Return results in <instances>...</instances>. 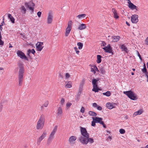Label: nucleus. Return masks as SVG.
I'll return each instance as SVG.
<instances>
[{
    "label": "nucleus",
    "instance_id": "cd10ccee",
    "mask_svg": "<svg viewBox=\"0 0 148 148\" xmlns=\"http://www.w3.org/2000/svg\"><path fill=\"white\" fill-rule=\"evenodd\" d=\"M8 17L9 18H10V20L12 23H14V18L12 16L11 14H9L8 15Z\"/></svg>",
    "mask_w": 148,
    "mask_h": 148
},
{
    "label": "nucleus",
    "instance_id": "c03bdc74",
    "mask_svg": "<svg viewBox=\"0 0 148 148\" xmlns=\"http://www.w3.org/2000/svg\"><path fill=\"white\" fill-rule=\"evenodd\" d=\"M49 104V102L47 101L45 102L44 104V106L45 107H47Z\"/></svg>",
    "mask_w": 148,
    "mask_h": 148
},
{
    "label": "nucleus",
    "instance_id": "6e6d98bb",
    "mask_svg": "<svg viewBox=\"0 0 148 148\" xmlns=\"http://www.w3.org/2000/svg\"><path fill=\"white\" fill-rule=\"evenodd\" d=\"M106 43L104 41L102 42V43L101 45V46H105L106 45Z\"/></svg>",
    "mask_w": 148,
    "mask_h": 148
},
{
    "label": "nucleus",
    "instance_id": "f704fd0d",
    "mask_svg": "<svg viewBox=\"0 0 148 148\" xmlns=\"http://www.w3.org/2000/svg\"><path fill=\"white\" fill-rule=\"evenodd\" d=\"M99 70L101 73L102 74L104 73H105V71L103 67H101L100 68Z\"/></svg>",
    "mask_w": 148,
    "mask_h": 148
},
{
    "label": "nucleus",
    "instance_id": "6e6552de",
    "mask_svg": "<svg viewBox=\"0 0 148 148\" xmlns=\"http://www.w3.org/2000/svg\"><path fill=\"white\" fill-rule=\"evenodd\" d=\"M92 119L93 120L95 121V122L96 123H99L100 124L102 125L103 127L105 128L106 127V125L104 124L103 122L102 121V118L98 117H95V118L93 117Z\"/></svg>",
    "mask_w": 148,
    "mask_h": 148
},
{
    "label": "nucleus",
    "instance_id": "79ce46f5",
    "mask_svg": "<svg viewBox=\"0 0 148 148\" xmlns=\"http://www.w3.org/2000/svg\"><path fill=\"white\" fill-rule=\"evenodd\" d=\"M64 99L63 98H62L61 99V100L60 101L61 104L62 105L64 103Z\"/></svg>",
    "mask_w": 148,
    "mask_h": 148
},
{
    "label": "nucleus",
    "instance_id": "0eeeda50",
    "mask_svg": "<svg viewBox=\"0 0 148 148\" xmlns=\"http://www.w3.org/2000/svg\"><path fill=\"white\" fill-rule=\"evenodd\" d=\"M85 138L83 139L81 138V143L83 144H87L89 142L90 143H93V140L92 138Z\"/></svg>",
    "mask_w": 148,
    "mask_h": 148
},
{
    "label": "nucleus",
    "instance_id": "de8ad7c7",
    "mask_svg": "<svg viewBox=\"0 0 148 148\" xmlns=\"http://www.w3.org/2000/svg\"><path fill=\"white\" fill-rule=\"evenodd\" d=\"M85 109L83 107H82L80 110V112L82 113H84V112Z\"/></svg>",
    "mask_w": 148,
    "mask_h": 148
},
{
    "label": "nucleus",
    "instance_id": "4be33fe9",
    "mask_svg": "<svg viewBox=\"0 0 148 148\" xmlns=\"http://www.w3.org/2000/svg\"><path fill=\"white\" fill-rule=\"evenodd\" d=\"M21 12L23 14H25L26 13V9L23 5L21 6L20 8Z\"/></svg>",
    "mask_w": 148,
    "mask_h": 148
},
{
    "label": "nucleus",
    "instance_id": "5701e85b",
    "mask_svg": "<svg viewBox=\"0 0 148 148\" xmlns=\"http://www.w3.org/2000/svg\"><path fill=\"white\" fill-rule=\"evenodd\" d=\"M98 80V79L97 80L95 79H92V83L93 87H96L97 86V82Z\"/></svg>",
    "mask_w": 148,
    "mask_h": 148
},
{
    "label": "nucleus",
    "instance_id": "c756f323",
    "mask_svg": "<svg viewBox=\"0 0 148 148\" xmlns=\"http://www.w3.org/2000/svg\"><path fill=\"white\" fill-rule=\"evenodd\" d=\"M76 139V137L75 136H71L69 139V141L70 142V143H71L73 141H75Z\"/></svg>",
    "mask_w": 148,
    "mask_h": 148
},
{
    "label": "nucleus",
    "instance_id": "39448f33",
    "mask_svg": "<svg viewBox=\"0 0 148 148\" xmlns=\"http://www.w3.org/2000/svg\"><path fill=\"white\" fill-rule=\"evenodd\" d=\"M81 132L82 136L79 138V140L80 142H81L80 139L81 138L84 139L86 138V137L89 138V134L88 133L86 129L85 128L81 127Z\"/></svg>",
    "mask_w": 148,
    "mask_h": 148
},
{
    "label": "nucleus",
    "instance_id": "473e14b6",
    "mask_svg": "<svg viewBox=\"0 0 148 148\" xmlns=\"http://www.w3.org/2000/svg\"><path fill=\"white\" fill-rule=\"evenodd\" d=\"M77 45L78 46V49H81L83 47V44L82 43L79 42L77 43Z\"/></svg>",
    "mask_w": 148,
    "mask_h": 148
},
{
    "label": "nucleus",
    "instance_id": "49530a36",
    "mask_svg": "<svg viewBox=\"0 0 148 148\" xmlns=\"http://www.w3.org/2000/svg\"><path fill=\"white\" fill-rule=\"evenodd\" d=\"M1 39V38H0V45L3 46L4 44V42Z\"/></svg>",
    "mask_w": 148,
    "mask_h": 148
},
{
    "label": "nucleus",
    "instance_id": "c9c22d12",
    "mask_svg": "<svg viewBox=\"0 0 148 148\" xmlns=\"http://www.w3.org/2000/svg\"><path fill=\"white\" fill-rule=\"evenodd\" d=\"M103 95L108 97H109L111 95V93L110 91H107L106 92L103 93Z\"/></svg>",
    "mask_w": 148,
    "mask_h": 148
},
{
    "label": "nucleus",
    "instance_id": "72a5a7b5",
    "mask_svg": "<svg viewBox=\"0 0 148 148\" xmlns=\"http://www.w3.org/2000/svg\"><path fill=\"white\" fill-rule=\"evenodd\" d=\"M72 24V22L71 21H70L68 23V26L67 28L71 29V26Z\"/></svg>",
    "mask_w": 148,
    "mask_h": 148
},
{
    "label": "nucleus",
    "instance_id": "a878e982",
    "mask_svg": "<svg viewBox=\"0 0 148 148\" xmlns=\"http://www.w3.org/2000/svg\"><path fill=\"white\" fill-rule=\"evenodd\" d=\"M71 30V29L66 28V31L65 33V36L66 37L68 36L70 33Z\"/></svg>",
    "mask_w": 148,
    "mask_h": 148
},
{
    "label": "nucleus",
    "instance_id": "0e129e2a",
    "mask_svg": "<svg viewBox=\"0 0 148 148\" xmlns=\"http://www.w3.org/2000/svg\"><path fill=\"white\" fill-rule=\"evenodd\" d=\"M108 138H109V139H111V137L110 136H109L108 137Z\"/></svg>",
    "mask_w": 148,
    "mask_h": 148
},
{
    "label": "nucleus",
    "instance_id": "7ed1b4c3",
    "mask_svg": "<svg viewBox=\"0 0 148 148\" xmlns=\"http://www.w3.org/2000/svg\"><path fill=\"white\" fill-rule=\"evenodd\" d=\"M123 93L126 95L129 98L132 100H135L138 99L136 94L131 90L124 91Z\"/></svg>",
    "mask_w": 148,
    "mask_h": 148
},
{
    "label": "nucleus",
    "instance_id": "f03ea898",
    "mask_svg": "<svg viewBox=\"0 0 148 148\" xmlns=\"http://www.w3.org/2000/svg\"><path fill=\"white\" fill-rule=\"evenodd\" d=\"M45 121V116L43 115H41L38 120L36 125L37 130H42L44 125Z\"/></svg>",
    "mask_w": 148,
    "mask_h": 148
},
{
    "label": "nucleus",
    "instance_id": "423d86ee",
    "mask_svg": "<svg viewBox=\"0 0 148 148\" xmlns=\"http://www.w3.org/2000/svg\"><path fill=\"white\" fill-rule=\"evenodd\" d=\"M25 7L31 11V13L33 14L34 12V7L35 4L32 2H30L29 3L25 2L24 3Z\"/></svg>",
    "mask_w": 148,
    "mask_h": 148
},
{
    "label": "nucleus",
    "instance_id": "dca6fc26",
    "mask_svg": "<svg viewBox=\"0 0 148 148\" xmlns=\"http://www.w3.org/2000/svg\"><path fill=\"white\" fill-rule=\"evenodd\" d=\"M62 110L61 107H59L58 109L57 112V117H59L60 116H62Z\"/></svg>",
    "mask_w": 148,
    "mask_h": 148
},
{
    "label": "nucleus",
    "instance_id": "052dcab7",
    "mask_svg": "<svg viewBox=\"0 0 148 148\" xmlns=\"http://www.w3.org/2000/svg\"><path fill=\"white\" fill-rule=\"evenodd\" d=\"M9 48H12V46L11 45V44L10 43L9 44Z\"/></svg>",
    "mask_w": 148,
    "mask_h": 148
},
{
    "label": "nucleus",
    "instance_id": "e433bc0d",
    "mask_svg": "<svg viewBox=\"0 0 148 148\" xmlns=\"http://www.w3.org/2000/svg\"><path fill=\"white\" fill-rule=\"evenodd\" d=\"M92 90L95 92H98L99 91V89L98 88L97 86L96 87H93V88Z\"/></svg>",
    "mask_w": 148,
    "mask_h": 148
},
{
    "label": "nucleus",
    "instance_id": "4468645a",
    "mask_svg": "<svg viewBox=\"0 0 148 148\" xmlns=\"http://www.w3.org/2000/svg\"><path fill=\"white\" fill-rule=\"evenodd\" d=\"M43 42H38L36 45L37 50L38 51H41L43 47L42 46Z\"/></svg>",
    "mask_w": 148,
    "mask_h": 148
},
{
    "label": "nucleus",
    "instance_id": "3c124183",
    "mask_svg": "<svg viewBox=\"0 0 148 148\" xmlns=\"http://www.w3.org/2000/svg\"><path fill=\"white\" fill-rule=\"evenodd\" d=\"M94 69H95V71H99V70L97 68L96 66H93Z\"/></svg>",
    "mask_w": 148,
    "mask_h": 148
},
{
    "label": "nucleus",
    "instance_id": "b1692460",
    "mask_svg": "<svg viewBox=\"0 0 148 148\" xmlns=\"http://www.w3.org/2000/svg\"><path fill=\"white\" fill-rule=\"evenodd\" d=\"M86 27V25L84 24H82L80 25L78 27V29L80 30H82L85 29Z\"/></svg>",
    "mask_w": 148,
    "mask_h": 148
},
{
    "label": "nucleus",
    "instance_id": "37998d69",
    "mask_svg": "<svg viewBox=\"0 0 148 148\" xmlns=\"http://www.w3.org/2000/svg\"><path fill=\"white\" fill-rule=\"evenodd\" d=\"M96 123L95 122V121H94V120H93L92 121V124H91V125L92 126H95V123Z\"/></svg>",
    "mask_w": 148,
    "mask_h": 148
},
{
    "label": "nucleus",
    "instance_id": "393cba45",
    "mask_svg": "<svg viewBox=\"0 0 148 148\" xmlns=\"http://www.w3.org/2000/svg\"><path fill=\"white\" fill-rule=\"evenodd\" d=\"M86 15L85 14H80L77 16V18L78 19H82L83 18H85Z\"/></svg>",
    "mask_w": 148,
    "mask_h": 148
},
{
    "label": "nucleus",
    "instance_id": "f257e3e1",
    "mask_svg": "<svg viewBox=\"0 0 148 148\" xmlns=\"http://www.w3.org/2000/svg\"><path fill=\"white\" fill-rule=\"evenodd\" d=\"M18 69V80L19 85L21 86L22 84L23 80L24 73V64L21 61L17 63Z\"/></svg>",
    "mask_w": 148,
    "mask_h": 148
},
{
    "label": "nucleus",
    "instance_id": "c85d7f7f",
    "mask_svg": "<svg viewBox=\"0 0 148 148\" xmlns=\"http://www.w3.org/2000/svg\"><path fill=\"white\" fill-rule=\"evenodd\" d=\"M31 53L32 54H34L35 53V51L33 49H32V50H30V49H29L27 51V55L29 56V55Z\"/></svg>",
    "mask_w": 148,
    "mask_h": 148
},
{
    "label": "nucleus",
    "instance_id": "774afa93",
    "mask_svg": "<svg viewBox=\"0 0 148 148\" xmlns=\"http://www.w3.org/2000/svg\"><path fill=\"white\" fill-rule=\"evenodd\" d=\"M147 68L148 69V62L147 63Z\"/></svg>",
    "mask_w": 148,
    "mask_h": 148
},
{
    "label": "nucleus",
    "instance_id": "f3484780",
    "mask_svg": "<svg viewBox=\"0 0 148 148\" xmlns=\"http://www.w3.org/2000/svg\"><path fill=\"white\" fill-rule=\"evenodd\" d=\"M120 38V37L119 36H113L112 37V41L113 42H117Z\"/></svg>",
    "mask_w": 148,
    "mask_h": 148
},
{
    "label": "nucleus",
    "instance_id": "4d7b16f0",
    "mask_svg": "<svg viewBox=\"0 0 148 148\" xmlns=\"http://www.w3.org/2000/svg\"><path fill=\"white\" fill-rule=\"evenodd\" d=\"M91 71L92 72H94V74H95V69L94 68H92L91 69Z\"/></svg>",
    "mask_w": 148,
    "mask_h": 148
},
{
    "label": "nucleus",
    "instance_id": "9b49d317",
    "mask_svg": "<svg viewBox=\"0 0 148 148\" xmlns=\"http://www.w3.org/2000/svg\"><path fill=\"white\" fill-rule=\"evenodd\" d=\"M47 135V132L46 130H44L42 135L38 138L37 140V144L39 145L41 141Z\"/></svg>",
    "mask_w": 148,
    "mask_h": 148
},
{
    "label": "nucleus",
    "instance_id": "412c9836",
    "mask_svg": "<svg viewBox=\"0 0 148 148\" xmlns=\"http://www.w3.org/2000/svg\"><path fill=\"white\" fill-rule=\"evenodd\" d=\"M66 84L65 87L66 88H70L72 86V83L71 82L69 81H66L65 82Z\"/></svg>",
    "mask_w": 148,
    "mask_h": 148
},
{
    "label": "nucleus",
    "instance_id": "4c0bfd02",
    "mask_svg": "<svg viewBox=\"0 0 148 148\" xmlns=\"http://www.w3.org/2000/svg\"><path fill=\"white\" fill-rule=\"evenodd\" d=\"M119 132L121 134H124L125 133V131L123 129H120L119 130Z\"/></svg>",
    "mask_w": 148,
    "mask_h": 148
},
{
    "label": "nucleus",
    "instance_id": "6ab92c4d",
    "mask_svg": "<svg viewBox=\"0 0 148 148\" xmlns=\"http://www.w3.org/2000/svg\"><path fill=\"white\" fill-rule=\"evenodd\" d=\"M120 49H121L122 51H125L126 53H127L128 50L127 47L124 44H123L120 47Z\"/></svg>",
    "mask_w": 148,
    "mask_h": 148
},
{
    "label": "nucleus",
    "instance_id": "a211bd4d",
    "mask_svg": "<svg viewBox=\"0 0 148 148\" xmlns=\"http://www.w3.org/2000/svg\"><path fill=\"white\" fill-rule=\"evenodd\" d=\"M114 104L115 103L112 104L110 103H108L106 104V106L108 108L111 109L115 108V106H114Z\"/></svg>",
    "mask_w": 148,
    "mask_h": 148
},
{
    "label": "nucleus",
    "instance_id": "2f4dec72",
    "mask_svg": "<svg viewBox=\"0 0 148 148\" xmlns=\"http://www.w3.org/2000/svg\"><path fill=\"white\" fill-rule=\"evenodd\" d=\"M88 114L90 116H95L97 115L96 113L94 112L90 111L88 112Z\"/></svg>",
    "mask_w": 148,
    "mask_h": 148
},
{
    "label": "nucleus",
    "instance_id": "a19ab883",
    "mask_svg": "<svg viewBox=\"0 0 148 148\" xmlns=\"http://www.w3.org/2000/svg\"><path fill=\"white\" fill-rule=\"evenodd\" d=\"M72 105V103H71L68 102L66 104V106L67 107L69 108Z\"/></svg>",
    "mask_w": 148,
    "mask_h": 148
},
{
    "label": "nucleus",
    "instance_id": "680f3d73",
    "mask_svg": "<svg viewBox=\"0 0 148 148\" xmlns=\"http://www.w3.org/2000/svg\"><path fill=\"white\" fill-rule=\"evenodd\" d=\"M146 76L147 78V82H148V75H147V74H146Z\"/></svg>",
    "mask_w": 148,
    "mask_h": 148
},
{
    "label": "nucleus",
    "instance_id": "bf43d9fd",
    "mask_svg": "<svg viewBox=\"0 0 148 148\" xmlns=\"http://www.w3.org/2000/svg\"><path fill=\"white\" fill-rule=\"evenodd\" d=\"M27 79H28L30 80L31 79V78L30 76H29Z\"/></svg>",
    "mask_w": 148,
    "mask_h": 148
},
{
    "label": "nucleus",
    "instance_id": "a18cd8bd",
    "mask_svg": "<svg viewBox=\"0 0 148 148\" xmlns=\"http://www.w3.org/2000/svg\"><path fill=\"white\" fill-rule=\"evenodd\" d=\"M137 53L138 56L139 57V59H140V60H142V58L141 57V56L140 54L138 51H137Z\"/></svg>",
    "mask_w": 148,
    "mask_h": 148
},
{
    "label": "nucleus",
    "instance_id": "ddd939ff",
    "mask_svg": "<svg viewBox=\"0 0 148 148\" xmlns=\"http://www.w3.org/2000/svg\"><path fill=\"white\" fill-rule=\"evenodd\" d=\"M138 16L137 15L134 14L131 16V20L132 22L134 23H136L138 21Z\"/></svg>",
    "mask_w": 148,
    "mask_h": 148
},
{
    "label": "nucleus",
    "instance_id": "2eb2a0df",
    "mask_svg": "<svg viewBox=\"0 0 148 148\" xmlns=\"http://www.w3.org/2000/svg\"><path fill=\"white\" fill-rule=\"evenodd\" d=\"M128 3L129 4L128 6L129 8L132 10L135 9L136 10H137L136 9L137 8V6L134 5L133 3H131L130 0L128 1Z\"/></svg>",
    "mask_w": 148,
    "mask_h": 148
},
{
    "label": "nucleus",
    "instance_id": "603ef678",
    "mask_svg": "<svg viewBox=\"0 0 148 148\" xmlns=\"http://www.w3.org/2000/svg\"><path fill=\"white\" fill-rule=\"evenodd\" d=\"M97 106L98 105L96 103H95L92 104V106L95 108L97 107Z\"/></svg>",
    "mask_w": 148,
    "mask_h": 148
},
{
    "label": "nucleus",
    "instance_id": "58836bf2",
    "mask_svg": "<svg viewBox=\"0 0 148 148\" xmlns=\"http://www.w3.org/2000/svg\"><path fill=\"white\" fill-rule=\"evenodd\" d=\"M74 49V50H75L76 53L77 54H78L79 52V50H77L78 49L77 48V47H75Z\"/></svg>",
    "mask_w": 148,
    "mask_h": 148
},
{
    "label": "nucleus",
    "instance_id": "338daca9",
    "mask_svg": "<svg viewBox=\"0 0 148 148\" xmlns=\"http://www.w3.org/2000/svg\"><path fill=\"white\" fill-rule=\"evenodd\" d=\"M145 148H148V145L145 146Z\"/></svg>",
    "mask_w": 148,
    "mask_h": 148
},
{
    "label": "nucleus",
    "instance_id": "1a4fd4ad",
    "mask_svg": "<svg viewBox=\"0 0 148 148\" xmlns=\"http://www.w3.org/2000/svg\"><path fill=\"white\" fill-rule=\"evenodd\" d=\"M53 19V13L51 11H49L47 18V23L48 24H51L52 23Z\"/></svg>",
    "mask_w": 148,
    "mask_h": 148
},
{
    "label": "nucleus",
    "instance_id": "20e7f679",
    "mask_svg": "<svg viewBox=\"0 0 148 148\" xmlns=\"http://www.w3.org/2000/svg\"><path fill=\"white\" fill-rule=\"evenodd\" d=\"M57 126H55L53 130L49 135L47 142V144L48 145L50 144L53 139L54 138V135L57 131Z\"/></svg>",
    "mask_w": 148,
    "mask_h": 148
},
{
    "label": "nucleus",
    "instance_id": "13d9d810",
    "mask_svg": "<svg viewBox=\"0 0 148 148\" xmlns=\"http://www.w3.org/2000/svg\"><path fill=\"white\" fill-rule=\"evenodd\" d=\"M126 23L128 26H130V24L127 22L126 21Z\"/></svg>",
    "mask_w": 148,
    "mask_h": 148
},
{
    "label": "nucleus",
    "instance_id": "8fccbe9b",
    "mask_svg": "<svg viewBox=\"0 0 148 148\" xmlns=\"http://www.w3.org/2000/svg\"><path fill=\"white\" fill-rule=\"evenodd\" d=\"M70 75L69 73H67L66 74L65 77L66 78H68L70 77Z\"/></svg>",
    "mask_w": 148,
    "mask_h": 148
},
{
    "label": "nucleus",
    "instance_id": "ea45409f",
    "mask_svg": "<svg viewBox=\"0 0 148 148\" xmlns=\"http://www.w3.org/2000/svg\"><path fill=\"white\" fill-rule=\"evenodd\" d=\"M143 72L144 73H146L147 72V70L146 68L144 67L142 70Z\"/></svg>",
    "mask_w": 148,
    "mask_h": 148
},
{
    "label": "nucleus",
    "instance_id": "aec40b11",
    "mask_svg": "<svg viewBox=\"0 0 148 148\" xmlns=\"http://www.w3.org/2000/svg\"><path fill=\"white\" fill-rule=\"evenodd\" d=\"M112 11L114 14V17L115 19L118 18L119 16L116 10L114 8H112Z\"/></svg>",
    "mask_w": 148,
    "mask_h": 148
},
{
    "label": "nucleus",
    "instance_id": "864d4df0",
    "mask_svg": "<svg viewBox=\"0 0 148 148\" xmlns=\"http://www.w3.org/2000/svg\"><path fill=\"white\" fill-rule=\"evenodd\" d=\"M37 14L38 17H40L41 14V12L40 11L38 12H37Z\"/></svg>",
    "mask_w": 148,
    "mask_h": 148
},
{
    "label": "nucleus",
    "instance_id": "bb28decb",
    "mask_svg": "<svg viewBox=\"0 0 148 148\" xmlns=\"http://www.w3.org/2000/svg\"><path fill=\"white\" fill-rule=\"evenodd\" d=\"M143 112V111L142 110H140L138 111L135 112L133 114V116H135L137 115H140Z\"/></svg>",
    "mask_w": 148,
    "mask_h": 148
},
{
    "label": "nucleus",
    "instance_id": "09e8293b",
    "mask_svg": "<svg viewBox=\"0 0 148 148\" xmlns=\"http://www.w3.org/2000/svg\"><path fill=\"white\" fill-rule=\"evenodd\" d=\"M145 44L147 45H148V37L145 40Z\"/></svg>",
    "mask_w": 148,
    "mask_h": 148
},
{
    "label": "nucleus",
    "instance_id": "69168bd1",
    "mask_svg": "<svg viewBox=\"0 0 148 148\" xmlns=\"http://www.w3.org/2000/svg\"><path fill=\"white\" fill-rule=\"evenodd\" d=\"M21 35L23 36V37H24L25 35H23V34H21Z\"/></svg>",
    "mask_w": 148,
    "mask_h": 148
},
{
    "label": "nucleus",
    "instance_id": "e2e57ef3",
    "mask_svg": "<svg viewBox=\"0 0 148 148\" xmlns=\"http://www.w3.org/2000/svg\"><path fill=\"white\" fill-rule=\"evenodd\" d=\"M0 38H2V36L1 34V32H0Z\"/></svg>",
    "mask_w": 148,
    "mask_h": 148
},
{
    "label": "nucleus",
    "instance_id": "f8f14e48",
    "mask_svg": "<svg viewBox=\"0 0 148 148\" xmlns=\"http://www.w3.org/2000/svg\"><path fill=\"white\" fill-rule=\"evenodd\" d=\"M102 48L106 52L111 53L112 54H113L112 48L110 44Z\"/></svg>",
    "mask_w": 148,
    "mask_h": 148
},
{
    "label": "nucleus",
    "instance_id": "9d476101",
    "mask_svg": "<svg viewBox=\"0 0 148 148\" xmlns=\"http://www.w3.org/2000/svg\"><path fill=\"white\" fill-rule=\"evenodd\" d=\"M17 56L20 57L21 59H24L26 60H28V59L27 57L25 56L24 53L22 51L18 50L16 53Z\"/></svg>",
    "mask_w": 148,
    "mask_h": 148
},
{
    "label": "nucleus",
    "instance_id": "7c9ffc66",
    "mask_svg": "<svg viewBox=\"0 0 148 148\" xmlns=\"http://www.w3.org/2000/svg\"><path fill=\"white\" fill-rule=\"evenodd\" d=\"M101 56L100 55H97V62L98 63H99L101 62Z\"/></svg>",
    "mask_w": 148,
    "mask_h": 148
},
{
    "label": "nucleus",
    "instance_id": "5fc2aeb1",
    "mask_svg": "<svg viewBox=\"0 0 148 148\" xmlns=\"http://www.w3.org/2000/svg\"><path fill=\"white\" fill-rule=\"evenodd\" d=\"M97 109L98 110H101L102 109V107L100 106H97Z\"/></svg>",
    "mask_w": 148,
    "mask_h": 148
}]
</instances>
